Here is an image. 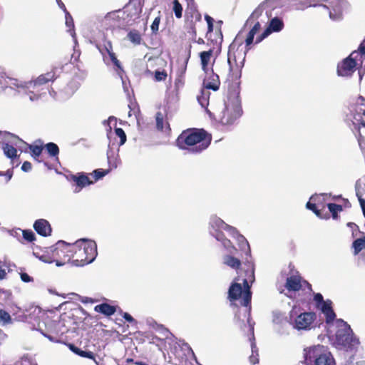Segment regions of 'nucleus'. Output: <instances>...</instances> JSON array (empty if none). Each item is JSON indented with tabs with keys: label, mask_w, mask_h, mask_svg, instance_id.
Listing matches in <instances>:
<instances>
[{
	"label": "nucleus",
	"mask_w": 365,
	"mask_h": 365,
	"mask_svg": "<svg viewBox=\"0 0 365 365\" xmlns=\"http://www.w3.org/2000/svg\"><path fill=\"white\" fill-rule=\"evenodd\" d=\"M356 103L362 106H365V98L363 96H359L356 100Z\"/></svg>",
	"instance_id": "nucleus-64"
},
{
	"label": "nucleus",
	"mask_w": 365,
	"mask_h": 365,
	"mask_svg": "<svg viewBox=\"0 0 365 365\" xmlns=\"http://www.w3.org/2000/svg\"><path fill=\"white\" fill-rule=\"evenodd\" d=\"M122 316L128 322L130 323H133V322H136L135 320L134 319V318L128 313L127 312H123L122 314Z\"/></svg>",
	"instance_id": "nucleus-57"
},
{
	"label": "nucleus",
	"mask_w": 365,
	"mask_h": 365,
	"mask_svg": "<svg viewBox=\"0 0 365 365\" xmlns=\"http://www.w3.org/2000/svg\"><path fill=\"white\" fill-rule=\"evenodd\" d=\"M59 326V323L51 321L47 328L46 331L41 330V333L51 342L59 343L61 342V335L62 332L58 330L57 327Z\"/></svg>",
	"instance_id": "nucleus-16"
},
{
	"label": "nucleus",
	"mask_w": 365,
	"mask_h": 365,
	"mask_svg": "<svg viewBox=\"0 0 365 365\" xmlns=\"http://www.w3.org/2000/svg\"><path fill=\"white\" fill-rule=\"evenodd\" d=\"M14 365H38L36 363L32 362V361L27 356H23L19 360L16 361Z\"/></svg>",
	"instance_id": "nucleus-46"
},
{
	"label": "nucleus",
	"mask_w": 365,
	"mask_h": 365,
	"mask_svg": "<svg viewBox=\"0 0 365 365\" xmlns=\"http://www.w3.org/2000/svg\"><path fill=\"white\" fill-rule=\"evenodd\" d=\"M220 84L219 76L215 73L212 74L207 82H204L205 87L207 90L211 89L215 91L219 89Z\"/></svg>",
	"instance_id": "nucleus-27"
},
{
	"label": "nucleus",
	"mask_w": 365,
	"mask_h": 365,
	"mask_svg": "<svg viewBox=\"0 0 365 365\" xmlns=\"http://www.w3.org/2000/svg\"><path fill=\"white\" fill-rule=\"evenodd\" d=\"M235 232H230V235L236 239L237 243H238V245L240 247V248L242 250V251H245V254L247 255H250V245L247 242V240H246V238L242 235H241L238 231L237 230L235 227Z\"/></svg>",
	"instance_id": "nucleus-22"
},
{
	"label": "nucleus",
	"mask_w": 365,
	"mask_h": 365,
	"mask_svg": "<svg viewBox=\"0 0 365 365\" xmlns=\"http://www.w3.org/2000/svg\"><path fill=\"white\" fill-rule=\"evenodd\" d=\"M96 46L99 52L102 54L104 62L106 64H109L112 62L116 68L120 69V72H121L122 66L120 61L116 58L115 54L113 52L111 42L109 41H105L103 44H97Z\"/></svg>",
	"instance_id": "nucleus-11"
},
{
	"label": "nucleus",
	"mask_w": 365,
	"mask_h": 365,
	"mask_svg": "<svg viewBox=\"0 0 365 365\" xmlns=\"http://www.w3.org/2000/svg\"><path fill=\"white\" fill-rule=\"evenodd\" d=\"M39 259L46 263H52L55 261V259L53 258V255L50 256L49 255H42L38 257Z\"/></svg>",
	"instance_id": "nucleus-52"
},
{
	"label": "nucleus",
	"mask_w": 365,
	"mask_h": 365,
	"mask_svg": "<svg viewBox=\"0 0 365 365\" xmlns=\"http://www.w3.org/2000/svg\"><path fill=\"white\" fill-rule=\"evenodd\" d=\"M334 359L327 347L316 345L304 349V361L298 365H334Z\"/></svg>",
	"instance_id": "nucleus-4"
},
{
	"label": "nucleus",
	"mask_w": 365,
	"mask_h": 365,
	"mask_svg": "<svg viewBox=\"0 0 365 365\" xmlns=\"http://www.w3.org/2000/svg\"><path fill=\"white\" fill-rule=\"evenodd\" d=\"M318 307L320 308L322 312L326 316V322L327 324L334 321L336 314L332 309L331 301H325L324 302L322 303Z\"/></svg>",
	"instance_id": "nucleus-24"
},
{
	"label": "nucleus",
	"mask_w": 365,
	"mask_h": 365,
	"mask_svg": "<svg viewBox=\"0 0 365 365\" xmlns=\"http://www.w3.org/2000/svg\"><path fill=\"white\" fill-rule=\"evenodd\" d=\"M354 255H357L361 250L365 249V237L355 240L352 243Z\"/></svg>",
	"instance_id": "nucleus-32"
},
{
	"label": "nucleus",
	"mask_w": 365,
	"mask_h": 365,
	"mask_svg": "<svg viewBox=\"0 0 365 365\" xmlns=\"http://www.w3.org/2000/svg\"><path fill=\"white\" fill-rule=\"evenodd\" d=\"M12 322L11 315L5 310L0 309V325L5 326Z\"/></svg>",
	"instance_id": "nucleus-35"
},
{
	"label": "nucleus",
	"mask_w": 365,
	"mask_h": 365,
	"mask_svg": "<svg viewBox=\"0 0 365 365\" xmlns=\"http://www.w3.org/2000/svg\"><path fill=\"white\" fill-rule=\"evenodd\" d=\"M53 253V258L55 259L57 266H61L66 262V247H58V242L50 247Z\"/></svg>",
	"instance_id": "nucleus-21"
},
{
	"label": "nucleus",
	"mask_w": 365,
	"mask_h": 365,
	"mask_svg": "<svg viewBox=\"0 0 365 365\" xmlns=\"http://www.w3.org/2000/svg\"><path fill=\"white\" fill-rule=\"evenodd\" d=\"M20 277H21V279L24 282H31L34 280L33 277H31L27 273H25V272H21L20 274Z\"/></svg>",
	"instance_id": "nucleus-54"
},
{
	"label": "nucleus",
	"mask_w": 365,
	"mask_h": 365,
	"mask_svg": "<svg viewBox=\"0 0 365 365\" xmlns=\"http://www.w3.org/2000/svg\"><path fill=\"white\" fill-rule=\"evenodd\" d=\"M258 354H253L252 353V355L250 356V361L252 364H255L258 363Z\"/></svg>",
	"instance_id": "nucleus-60"
},
{
	"label": "nucleus",
	"mask_w": 365,
	"mask_h": 365,
	"mask_svg": "<svg viewBox=\"0 0 365 365\" xmlns=\"http://www.w3.org/2000/svg\"><path fill=\"white\" fill-rule=\"evenodd\" d=\"M264 4H261L252 13L250 16L248 18L245 23V26H247L253 23L255 19H257L262 14Z\"/></svg>",
	"instance_id": "nucleus-33"
},
{
	"label": "nucleus",
	"mask_w": 365,
	"mask_h": 365,
	"mask_svg": "<svg viewBox=\"0 0 365 365\" xmlns=\"http://www.w3.org/2000/svg\"><path fill=\"white\" fill-rule=\"evenodd\" d=\"M243 287L244 292H242V287L240 284L234 282L232 283L228 290V299L230 302L235 301L240 298V297L242 294V299L241 302L242 305L244 307H249L247 309L246 312H247V323L249 324L250 331H251V334L252 338L254 339V323L251 322L250 320V302L252 298V293L250 291V286L249 284L248 279H243Z\"/></svg>",
	"instance_id": "nucleus-5"
},
{
	"label": "nucleus",
	"mask_w": 365,
	"mask_h": 365,
	"mask_svg": "<svg viewBox=\"0 0 365 365\" xmlns=\"http://www.w3.org/2000/svg\"><path fill=\"white\" fill-rule=\"evenodd\" d=\"M56 1L57 4L58 5V6L63 11L64 13L68 11L64 4L62 2L61 0H56Z\"/></svg>",
	"instance_id": "nucleus-63"
},
{
	"label": "nucleus",
	"mask_w": 365,
	"mask_h": 365,
	"mask_svg": "<svg viewBox=\"0 0 365 365\" xmlns=\"http://www.w3.org/2000/svg\"><path fill=\"white\" fill-rule=\"evenodd\" d=\"M306 207L307 209L312 210L317 216H320L319 211L317 209L315 204L308 202Z\"/></svg>",
	"instance_id": "nucleus-55"
},
{
	"label": "nucleus",
	"mask_w": 365,
	"mask_h": 365,
	"mask_svg": "<svg viewBox=\"0 0 365 365\" xmlns=\"http://www.w3.org/2000/svg\"><path fill=\"white\" fill-rule=\"evenodd\" d=\"M160 329L162 330V334L165 338L168 339L170 336H173L172 333H170L168 329L164 328L163 326H160Z\"/></svg>",
	"instance_id": "nucleus-59"
},
{
	"label": "nucleus",
	"mask_w": 365,
	"mask_h": 365,
	"mask_svg": "<svg viewBox=\"0 0 365 365\" xmlns=\"http://www.w3.org/2000/svg\"><path fill=\"white\" fill-rule=\"evenodd\" d=\"M128 39L135 44H140L141 36L140 33L136 30H132L128 34Z\"/></svg>",
	"instance_id": "nucleus-38"
},
{
	"label": "nucleus",
	"mask_w": 365,
	"mask_h": 365,
	"mask_svg": "<svg viewBox=\"0 0 365 365\" xmlns=\"http://www.w3.org/2000/svg\"><path fill=\"white\" fill-rule=\"evenodd\" d=\"M71 180L79 187L78 190H75V192H78L81 188L93 183V181L91 180L88 175L84 173H78L76 175H71Z\"/></svg>",
	"instance_id": "nucleus-19"
},
{
	"label": "nucleus",
	"mask_w": 365,
	"mask_h": 365,
	"mask_svg": "<svg viewBox=\"0 0 365 365\" xmlns=\"http://www.w3.org/2000/svg\"><path fill=\"white\" fill-rule=\"evenodd\" d=\"M115 144L108 145V149L107 151L108 163L110 169L116 168L120 163V160L118 156V148H114Z\"/></svg>",
	"instance_id": "nucleus-17"
},
{
	"label": "nucleus",
	"mask_w": 365,
	"mask_h": 365,
	"mask_svg": "<svg viewBox=\"0 0 365 365\" xmlns=\"http://www.w3.org/2000/svg\"><path fill=\"white\" fill-rule=\"evenodd\" d=\"M29 148L31 150V151L32 152V156L36 159L37 158H38L41 153H42V150H43V147L41 145H29Z\"/></svg>",
	"instance_id": "nucleus-43"
},
{
	"label": "nucleus",
	"mask_w": 365,
	"mask_h": 365,
	"mask_svg": "<svg viewBox=\"0 0 365 365\" xmlns=\"http://www.w3.org/2000/svg\"><path fill=\"white\" fill-rule=\"evenodd\" d=\"M260 29H261V25H260L259 22L257 21L255 24V25L253 26V27L252 28L250 31L252 32L253 34H256L259 31Z\"/></svg>",
	"instance_id": "nucleus-61"
},
{
	"label": "nucleus",
	"mask_w": 365,
	"mask_h": 365,
	"mask_svg": "<svg viewBox=\"0 0 365 365\" xmlns=\"http://www.w3.org/2000/svg\"><path fill=\"white\" fill-rule=\"evenodd\" d=\"M356 195L359 199L360 206H361L362 212H363V215L365 217V200L364 198H362L361 195L359 192L358 182H356Z\"/></svg>",
	"instance_id": "nucleus-44"
},
{
	"label": "nucleus",
	"mask_w": 365,
	"mask_h": 365,
	"mask_svg": "<svg viewBox=\"0 0 365 365\" xmlns=\"http://www.w3.org/2000/svg\"><path fill=\"white\" fill-rule=\"evenodd\" d=\"M209 95H210V92L208 91L202 90L201 95L197 96V101L202 108H205L207 106V105L209 103V102H208Z\"/></svg>",
	"instance_id": "nucleus-37"
},
{
	"label": "nucleus",
	"mask_w": 365,
	"mask_h": 365,
	"mask_svg": "<svg viewBox=\"0 0 365 365\" xmlns=\"http://www.w3.org/2000/svg\"><path fill=\"white\" fill-rule=\"evenodd\" d=\"M45 148L51 157H57L59 153L58 146L54 143H48L46 144Z\"/></svg>",
	"instance_id": "nucleus-34"
},
{
	"label": "nucleus",
	"mask_w": 365,
	"mask_h": 365,
	"mask_svg": "<svg viewBox=\"0 0 365 365\" xmlns=\"http://www.w3.org/2000/svg\"><path fill=\"white\" fill-rule=\"evenodd\" d=\"M23 237L28 242H32L35 240V234L31 230H24Z\"/></svg>",
	"instance_id": "nucleus-47"
},
{
	"label": "nucleus",
	"mask_w": 365,
	"mask_h": 365,
	"mask_svg": "<svg viewBox=\"0 0 365 365\" xmlns=\"http://www.w3.org/2000/svg\"><path fill=\"white\" fill-rule=\"evenodd\" d=\"M115 133L120 138L119 146L123 145L126 142V135L124 130L120 128H116Z\"/></svg>",
	"instance_id": "nucleus-45"
},
{
	"label": "nucleus",
	"mask_w": 365,
	"mask_h": 365,
	"mask_svg": "<svg viewBox=\"0 0 365 365\" xmlns=\"http://www.w3.org/2000/svg\"><path fill=\"white\" fill-rule=\"evenodd\" d=\"M34 228L40 235L46 237L51 235V227L49 222L44 219L36 220L34 224Z\"/></svg>",
	"instance_id": "nucleus-20"
},
{
	"label": "nucleus",
	"mask_w": 365,
	"mask_h": 365,
	"mask_svg": "<svg viewBox=\"0 0 365 365\" xmlns=\"http://www.w3.org/2000/svg\"><path fill=\"white\" fill-rule=\"evenodd\" d=\"M56 79V75L53 71L48 72L45 74L40 75L34 81L28 82V88H34L47 83L49 81H53Z\"/></svg>",
	"instance_id": "nucleus-18"
},
{
	"label": "nucleus",
	"mask_w": 365,
	"mask_h": 365,
	"mask_svg": "<svg viewBox=\"0 0 365 365\" xmlns=\"http://www.w3.org/2000/svg\"><path fill=\"white\" fill-rule=\"evenodd\" d=\"M84 238L76 240L74 243H67L65 241L59 240L58 242V247H66V262H70L75 259V250L83 244Z\"/></svg>",
	"instance_id": "nucleus-15"
},
{
	"label": "nucleus",
	"mask_w": 365,
	"mask_h": 365,
	"mask_svg": "<svg viewBox=\"0 0 365 365\" xmlns=\"http://www.w3.org/2000/svg\"><path fill=\"white\" fill-rule=\"evenodd\" d=\"M13 138H14L13 143L14 144V145L16 148H21V146L19 145V144H26L25 142H24L21 139L19 138L17 136L14 135Z\"/></svg>",
	"instance_id": "nucleus-58"
},
{
	"label": "nucleus",
	"mask_w": 365,
	"mask_h": 365,
	"mask_svg": "<svg viewBox=\"0 0 365 365\" xmlns=\"http://www.w3.org/2000/svg\"><path fill=\"white\" fill-rule=\"evenodd\" d=\"M94 310L96 312L101 313L105 316L109 317L113 315L116 312V308L114 306L110 305L107 303H102L96 305L94 307Z\"/></svg>",
	"instance_id": "nucleus-26"
},
{
	"label": "nucleus",
	"mask_w": 365,
	"mask_h": 365,
	"mask_svg": "<svg viewBox=\"0 0 365 365\" xmlns=\"http://www.w3.org/2000/svg\"><path fill=\"white\" fill-rule=\"evenodd\" d=\"M212 55V50H209L207 51H202L200 53V57L201 60L202 69L204 72L207 73L208 71V63L210 60V58Z\"/></svg>",
	"instance_id": "nucleus-28"
},
{
	"label": "nucleus",
	"mask_w": 365,
	"mask_h": 365,
	"mask_svg": "<svg viewBox=\"0 0 365 365\" xmlns=\"http://www.w3.org/2000/svg\"><path fill=\"white\" fill-rule=\"evenodd\" d=\"M3 150L5 155L9 158L14 159L17 157V150L13 145L4 143Z\"/></svg>",
	"instance_id": "nucleus-30"
},
{
	"label": "nucleus",
	"mask_w": 365,
	"mask_h": 365,
	"mask_svg": "<svg viewBox=\"0 0 365 365\" xmlns=\"http://www.w3.org/2000/svg\"><path fill=\"white\" fill-rule=\"evenodd\" d=\"M354 52L359 53V58L365 63V39L360 43L359 49Z\"/></svg>",
	"instance_id": "nucleus-42"
},
{
	"label": "nucleus",
	"mask_w": 365,
	"mask_h": 365,
	"mask_svg": "<svg viewBox=\"0 0 365 365\" xmlns=\"http://www.w3.org/2000/svg\"><path fill=\"white\" fill-rule=\"evenodd\" d=\"M227 251L230 252V254L226 255L223 257V263L225 265L237 271L241 265V261L239 259L232 256L234 252L236 251V248L235 247V250L230 249V250Z\"/></svg>",
	"instance_id": "nucleus-23"
},
{
	"label": "nucleus",
	"mask_w": 365,
	"mask_h": 365,
	"mask_svg": "<svg viewBox=\"0 0 365 365\" xmlns=\"http://www.w3.org/2000/svg\"><path fill=\"white\" fill-rule=\"evenodd\" d=\"M346 2L344 0H299L296 4L297 10H304L309 7L322 6L329 11L333 21L341 19L342 11Z\"/></svg>",
	"instance_id": "nucleus-3"
},
{
	"label": "nucleus",
	"mask_w": 365,
	"mask_h": 365,
	"mask_svg": "<svg viewBox=\"0 0 365 365\" xmlns=\"http://www.w3.org/2000/svg\"><path fill=\"white\" fill-rule=\"evenodd\" d=\"M2 86L11 88L12 86H16L17 88H28V83H23L21 81L20 82L19 80L15 78H6V81H4Z\"/></svg>",
	"instance_id": "nucleus-29"
},
{
	"label": "nucleus",
	"mask_w": 365,
	"mask_h": 365,
	"mask_svg": "<svg viewBox=\"0 0 365 365\" xmlns=\"http://www.w3.org/2000/svg\"><path fill=\"white\" fill-rule=\"evenodd\" d=\"M165 118V113H163L160 111L156 113L155 120L158 130L161 131L170 130V125Z\"/></svg>",
	"instance_id": "nucleus-25"
},
{
	"label": "nucleus",
	"mask_w": 365,
	"mask_h": 365,
	"mask_svg": "<svg viewBox=\"0 0 365 365\" xmlns=\"http://www.w3.org/2000/svg\"><path fill=\"white\" fill-rule=\"evenodd\" d=\"M11 296V293L7 291H2L0 293V308L4 306V302Z\"/></svg>",
	"instance_id": "nucleus-50"
},
{
	"label": "nucleus",
	"mask_w": 365,
	"mask_h": 365,
	"mask_svg": "<svg viewBox=\"0 0 365 365\" xmlns=\"http://www.w3.org/2000/svg\"><path fill=\"white\" fill-rule=\"evenodd\" d=\"M115 71H116L117 74L118 75V76L121 79L124 91L125 92H128V86L126 84V82H125V78L123 77V73H124L123 69L122 68V71L120 72V69L118 68H115Z\"/></svg>",
	"instance_id": "nucleus-48"
},
{
	"label": "nucleus",
	"mask_w": 365,
	"mask_h": 365,
	"mask_svg": "<svg viewBox=\"0 0 365 365\" xmlns=\"http://www.w3.org/2000/svg\"><path fill=\"white\" fill-rule=\"evenodd\" d=\"M338 328L336 332V344L339 349H352L359 344V340L353 336L350 326L344 320L336 321Z\"/></svg>",
	"instance_id": "nucleus-9"
},
{
	"label": "nucleus",
	"mask_w": 365,
	"mask_h": 365,
	"mask_svg": "<svg viewBox=\"0 0 365 365\" xmlns=\"http://www.w3.org/2000/svg\"><path fill=\"white\" fill-rule=\"evenodd\" d=\"M285 287L289 291L307 289L309 292H312L311 284L305 280L302 281L301 277L298 275H292L287 277Z\"/></svg>",
	"instance_id": "nucleus-13"
},
{
	"label": "nucleus",
	"mask_w": 365,
	"mask_h": 365,
	"mask_svg": "<svg viewBox=\"0 0 365 365\" xmlns=\"http://www.w3.org/2000/svg\"><path fill=\"white\" fill-rule=\"evenodd\" d=\"M211 135L203 129L183 131L176 140L177 145L190 153H200L207 149L211 142Z\"/></svg>",
	"instance_id": "nucleus-2"
},
{
	"label": "nucleus",
	"mask_w": 365,
	"mask_h": 365,
	"mask_svg": "<svg viewBox=\"0 0 365 365\" xmlns=\"http://www.w3.org/2000/svg\"><path fill=\"white\" fill-rule=\"evenodd\" d=\"M65 18H66V25L67 27L69 28L68 31L71 33L72 37L74 39L75 44L76 45L77 44V41H76V34H75L74 30H73V29H74L73 19L71 15L70 14V13L68 11H66L65 13Z\"/></svg>",
	"instance_id": "nucleus-31"
},
{
	"label": "nucleus",
	"mask_w": 365,
	"mask_h": 365,
	"mask_svg": "<svg viewBox=\"0 0 365 365\" xmlns=\"http://www.w3.org/2000/svg\"><path fill=\"white\" fill-rule=\"evenodd\" d=\"M110 170H104L102 169H97L95 170L90 175L93 177L94 182L101 179L103 177H104L106 175H107L109 173Z\"/></svg>",
	"instance_id": "nucleus-40"
},
{
	"label": "nucleus",
	"mask_w": 365,
	"mask_h": 365,
	"mask_svg": "<svg viewBox=\"0 0 365 365\" xmlns=\"http://www.w3.org/2000/svg\"><path fill=\"white\" fill-rule=\"evenodd\" d=\"M167 77V73L164 71H155V79L156 81H161L165 79Z\"/></svg>",
	"instance_id": "nucleus-49"
},
{
	"label": "nucleus",
	"mask_w": 365,
	"mask_h": 365,
	"mask_svg": "<svg viewBox=\"0 0 365 365\" xmlns=\"http://www.w3.org/2000/svg\"><path fill=\"white\" fill-rule=\"evenodd\" d=\"M31 163L29 161H25L21 166V170L24 172H29L31 170Z\"/></svg>",
	"instance_id": "nucleus-56"
},
{
	"label": "nucleus",
	"mask_w": 365,
	"mask_h": 365,
	"mask_svg": "<svg viewBox=\"0 0 365 365\" xmlns=\"http://www.w3.org/2000/svg\"><path fill=\"white\" fill-rule=\"evenodd\" d=\"M173 11L175 13V16L178 19H180L182 17V6L178 1V0H174L173 1Z\"/></svg>",
	"instance_id": "nucleus-41"
},
{
	"label": "nucleus",
	"mask_w": 365,
	"mask_h": 365,
	"mask_svg": "<svg viewBox=\"0 0 365 365\" xmlns=\"http://www.w3.org/2000/svg\"><path fill=\"white\" fill-rule=\"evenodd\" d=\"M327 207L330 212L332 214V217L334 219H336L338 215L337 212L342 211V206L340 205H337L335 203H329L327 205Z\"/></svg>",
	"instance_id": "nucleus-39"
},
{
	"label": "nucleus",
	"mask_w": 365,
	"mask_h": 365,
	"mask_svg": "<svg viewBox=\"0 0 365 365\" xmlns=\"http://www.w3.org/2000/svg\"><path fill=\"white\" fill-rule=\"evenodd\" d=\"M70 349L74 353L77 354L78 355H79L81 356L86 357V358H88V359H94L93 354L91 351H82V350H81L80 349H78V347L75 346L73 344L70 345Z\"/></svg>",
	"instance_id": "nucleus-36"
},
{
	"label": "nucleus",
	"mask_w": 365,
	"mask_h": 365,
	"mask_svg": "<svg viewBox=\"0 0 365 365\" xmlns=\"http://www.w3.org/2000/svg\"><path fill=\"white\" fill-rule=\"evenodd\" d=\"M229 56L228 91L223 107L218 115L220 123L225 125L234 124L242 114L240 93L243 61L237 63L235 57Z\"/></svg>",
	"instance_id": "nucleus-1"
},
{
	"label": "nucleus",
	"mask_w": 365,
	"mask_h": 365,
	"mask_svg": "<svg viewBox=\"0 0 365 365\" xmlns=\"http://www.w3.org/2000/svg\"><path fill=\"white\" fill-rule=\"evenodd\" d=\"M313 320L314 314L312 312H304L297 316L294 315V311L291 312L290 324L297 329H309Z\"/></svg>",
	"instance_id": "nucleus-12"
},
{
	"label": "nucleus",
	"mask_w": 365,
	"mask_h": 365,
	"mask_svg": "<svg viewBox=\"0 0 365 365\" xmlns=\"http://www.w3.org/2000/svg\"><path fill=\"white\" fill-rule=\"evenodd\" d=\"M255 34L249 31L247 36L245 39V46L246 49L245 51H243V53L242 54L241 52L239 51V48L241 46V44L239 45V46L236 48V43L235 42H233L231 43L229 46V50L227 53V63L229 64V55L234 56L236 59V63H240L242 61H243V65L245 64V57L247 52L250 49V46L253 43L254 38Z\"/></svg>",
	"instance_id": "nucleus-10"
},
{
	"label": "nucleus",
	"mask_w": 365,
	"mask_h": 365,
	"mask_svg": "<svg viewBox=\"0 0 365 365\" xmlns=\"http://www.w3.org/2000/svg\"><path fill=\"white\" fill-rule=\"evenodd\" d=\"M314 299L317 303V307H319V305L324 302L323 296L320 293L314 294Z\"/></svg>",
	"instance_id": "nucleus-53"
},
{
	"label": "nucleus",
	"mask_w": 365,
	"mask_h": 365,
	"mask_svg": "<svg viewBox=\"0 0 365 365\" xmlns=\"http://www.w3.org/2000/svg\"><path fill=\"white\" fill-rule=\"evenodd\" d=\"M284 28V23L282 19L274 17L271 19L267 28L262 32L261 35L257 37L255 43L257 44L269 36L272 32H279Z\"/></svg>",
	"instance_id": "nucleus-14"
},
{
	"label": "nucleus",
	"mask_w": 365,
	"mask_h": 365,
	"mask_svg": "<svg viewBox=\"0 0 365 365\" xmlns=\"http://www.w3.org/2000/svg\"><path fill=\"white\" fill-rule=\"evenodd\" d=\"M160 21V16H158L154 19V21L150 26L153 33L156 34L157 31H158Z\"/></svg>",
	"instance_id": "nucleus-51"
},
{
	"label": "nucleus",
	"mask_w": 365,
	"mask_h": 365,
	"mask_svg": "<svg viewBox=\"0 0 365 365\" xmlns=\"http://www.w3.org/2000/svg\"><path fill=\"white\" fill-rule=\"evenodd\" d=\"M75 259L72 260V264L76 267H82L93 262L97 255V245L95 241L84 238L83 244L75 250Z\"/></svg>",
	"instance_id": "nucleus-8"
},
{
	"label": "nucleus",
	"mask_w": 365,
	"mask_h": 365,
	"mask_svg": "<svg viewBox=\"0 0 365 365\" xmlns=\"http://www.w3.org/2000/svg\"><path fill=\"white\" fill-rule=\"evenodd\" d=\"M358 69L359 81L365 74V63L360 61L359 53L352 52L347 58L338 63L336 73L339 76L350 77Z\"/></svg>",
	"instance_id": "nucleus-7"
},
{
	"label": "nucleus",
	"mask_w": 365,
	"mask_h": 365,
	"mask_svg": "<svg viewBox=\"0 0 365 365\" xmlns=\"http://www.w3.org/2000/svg\"><path fill=\"white\" fill-rule=\"evenodd\" d=\"M209 233L217 241L220 242L222 246L227 250L230 249L235 250L231 241L227 239L222 230L227 231L229 234L230 232H235V227L225 223L221 218L215 215H211L209 221L208 227Z\"/></svg>",
	"instance_id": "nucleus-6"
},
{
	"label": "nucleus",
	"mask_w": 365,
	"mask_h": 365,
	"mask_svg": "<svg viewBox=\"0 0 365 365\" xmlns=\"http://www.w3.org/2000/svg\"><path fill=\"white\" fill-rule=\"evenodd\" d=\"M29 99L31 101H37L40 98V95H37L34 93L33 92H31L29 94Z\"/></svg>",
	"instance_id": "nucleus-62"
}]
</instances>
